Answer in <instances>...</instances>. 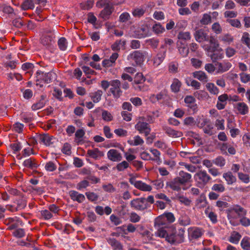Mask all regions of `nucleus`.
I'll return each mask as SVG.
<instances>
[{"mask_svg":"<svg viewBox=\"0 0 250 250\" xmlns=\"http://www.w3.org/2000/svg\"><path fill=\"white\" fill-rule=\"evenodd\" d=\"M128 163L124 161L118 164H117L116 166V168L117 170L119 171H123L125 169L127 168L128 167Z\"/></svg>","mask_w":250,"mask_h":250,"instance_id":"e2e57ef3","label":"nucleus"},{"mask_svg":"<svg viewBox=\"0 0 250 250\" xmlns=\"http://www.w3.org/2000/svg\"><path fill=\"white\" fill-rule=\"evenodd\" d=\"M241 237V235L238 232L234 231L231 234L229 238V241L233 243L237 244Z\"/></svg>","mask_w":250,"mask_h":250,"instance_id":"37998d69","label":"nucleus"},{"mask_svg":"<svg viewBox=\"0 0 250 250\" xmlns=\"http://www.w3.org/2000/svg\"><path fill=\"white\" fill-rule=\"evenodd\" d=\"M153 31L157 34H159L160 33H162L165 31V29L164 27L162 26L160 23H155L152 26Z\"/></svg>","mask_w":250,"mask_h":250,"instance_id":"79ce46f5","label":"nucleus"},{"mask_svg":"<svg viewBox=\"0 0 250 250\" xmlns=\"http://www.w3.org/2000/svg\"><path fill=\"white\" fill-rule=\"evenodd\" d=\"M194 36L195 40L199 42H202L204 41H208L209 39V37L207 34L202 29L196 30L194 34Z\"/></svg>","mask_w":250,"mask_h":250,"instance_id":"2eb2a0df","label":"nucleus"},{"mask_svg":"<svg viewBox=\"0 0 250 250\" xmlns=\"http://www.w3.org/2000/svg\"><path fill=\"white\" fill-rule=\"evenodd\" d=\"M89 186V182L87 180H84L78 183L77 185V188L78 190H81Z\"/></svg>","mask_w":250,"mask_h":250,"instance_id":"6e6d98bb","label":"nucleus"},{"mask_svg":"<svg viewBox=\"0 0 250 250\" xmlns=\"http://www.w3.org/2000/svg\"><path fill=\"white\" fill-rule=\"evenodd\" d=\"M94 4V1L88 0L85 2H82L80 3V7L83 10H89L91 9Z\"/></svg>","mask_w":250,"mask_h":250,"instance_id":"ea45409f","label":"nucleus"},{"mask_svg":"<svg viewBox=\"0 0 250 250\" xmlns=\"http://www.w3.org/2000/svg\"><path fill=\"white\" fill-rule=\"evenodd\" d=\"M13 234L14 236L17 238H22L25 235V232L23 229H16Z\"/></svg>","mask_w":250,"mask_h":250,"instance_id":"680f3d73","label":"nucleus"},{"mask_svg":"<svg viewBox=\"0 0 250 250\" xmlns=\"http://www.w3.org/2000/svg\"><path fill=\"white\" fill-rule=\"evenodd\" d=\"M85 195L87 199L92 202L96 201L99 198V196L93 192H87Z\"/></svg>","mask_w":250,"mask_h":250,"instance_id":"3c124183","label":"nucleus"},{"mask_svg":"<svg viewBox=\"0 0 250 250\" xmlns=\"http://www.w3.org/2000/svg\"><path fill=\"white\" fill-rule=\"evenodd\" d=\"M223 177L227 181V184L229 185H232L236 181V177L233 175L231 172L224 173L223 175Z\"/></svg>","mask_w":250,"mask_h":250,"instance_id":"a878e982","label":"nucleus"},{"mask_svg":"<svg viewBox=\"0 0 250 250\" xmlns=\"http://www.w3.org/2000/svg\"><path fill=\"white\" fill-rule=\"evenodd\" d=\"M146 81L145 78L142 73H137L133 83V86L137 91H145L147 90V87L144 85H139Z\"/></svg>","mask_w":250,"mask_h":250,"instance_id":"423d86ee","label":"nucleus"},{"mask_svg":"<svg viewBox=\"0 0 250 250\" xmlns=\"http://www.w3.org/2000/svg\"><path fill=\"white\" fill-rule=\"evenodd\" d=\"M225 187L222 184H215L211 187V189L216 192L222 193L225 190Z\"/></svg>","mask_w":250,"mask_h":250,"instance_id":"58836bf2","label":"nucleus"},{"mask_svg":"<svg viewBox=\"0 0 250 250\" xmlns=\"http://www.w3.org/2000/svg\"><path fill=\"white\" fill-rule=\"evenodd\" d=\"M139 33L138 35V38H144L148 35L149 30L147 26H142L138 30Z\"/></svg>","mask_w":250,"mask_h":250,"instance_id":"72a5a7b5","label":"nucleus"},{"mask_svg":"<svg viewBox=\"0 0 250 250\" xmlns=\"http://www.w3.org/2000/svg\"><path fill=\"white\" fill-rule=\"evenodd\" d=\"M12 24L17 28H21L24 25V22L22 19L20 18H15L12 21Z\"/></svg>","mask_w":250,"mask_h":250,"instance_id":"603ef678","label":"nucleus"},{"mask_svg":"<svg viewBox=\"0 0 250 250\" xmlns=\"http://www.w3.org/2000/svg\"><path fill=\"white\" fill-rule=\"evenodd\" d=\"M110 88L109 91L115 99L119 98L122 95L123 91L121 89V82L119 80L110 81Z\"/></svg>","mask_w":250,"mask_h":250,"instance_id":"20e7f679","label":"nucleus"},{"mask_svg":"<svg viewBox=\"0 0 250 250\" xmlns=\"http://www.w3.org/2000/svg\"><path fill=\"white\" fill-rule=\"evenodd\" d=\"M182 85L181 82L178 79H174L171 85V89L172 92L177 93L180 91Z\"/></svg>","mask_w":250,"mask_h":250,"instance_id":"c85d7f7f","label":"nucleus"},{"mask_svg":"<svg viewBox=\"0 0 250 250\" xmlns=\"http://www.w3.org/2000/svg\"><path fill=\"white\" fill-rule=\"evenodd\" d=\"M236 107L241 115H245L248 112L249 107L244 103H238L236 104Z\"/></svg>","mask_w":250,"mask_h":250,"instance_id":"7c9ffc66","label":"nucleus"},{"mask_svg":"<svg viewBox=\"0 0 250 250\" xmlns=\"http://www.w3.org/2000/svg\"><path fill=\"white\" fill-rule=\"evenodd\" d=\"M86 155L95 160H99L104 156V153L101 151L98 148H95L93 149L88 150Z\"/></svg>","mask_w":250,"mask_h":250,"instance_id":"ddd939ff","label":"nucleus"},{"mask_svg":"<svg viewBox=\"0 0 250 250\" xmlns=\"http://www.w3.org/2000/svg\"><path fill=\"white\" fill-rule=\"evenodd\" d=\"M69 195L71 199L74 201H77L79 203L83 202L85 199V196L83 194L79 193L75 190H71L69 192Z\"/></svg>","mask_w":250,"mask_h":250,"instance_id":"dca6fc26","label":"nucleus"},{"mask_svg":"<svg viewBox=\"0 0 250 250\" xmlns=\"http://www.w3.org/2000/svg\"><path fill=\"white\" fill-rule=\"evenodd\" d=\"M55 37L52 35H45L41 39V43L44 46H50L54 42Z\"/></svg>","mask_w":250,"mask_h":250,"instance_id":"aec40b11","label":"nucleus"},{"mask_svg":"<svg viewBox=\"0 0 250 250\" xmlns=\"http://www.w3.org/2000/svg\"><path fill=\"white\" fill-rule=\"evenodd\" d=\"M102 118L105 121H111L113 119L111 114L106 110H103L102 114Z\"/></svg>","mask_w":250,"mask_h":250,"instance_id":"864d4df0","label":"nucleus"},{"mask_svg":"<svg viewBox=\"0 0 250 250\" xmlns=\"http://www.w3.org/2000/svg\"><path fill=\"white\" fill-rule=\"evenodd\" d=\"M213 162L216 165H217L219 167H223L225 165L226 160L223 157L219 156V157H217L216 159H215L213 161Z\"/></svg>","mask_w":250,"mask_h":250,"instance_id":"a18cd8bd","label":"nucleus"},{"mask_svg":"<svg viewBox=\"0 0 250 250\" xmlns=\"http://www.w3.org/2000/svg\"><path fill=\"white\" fill-rule=\"evenodd\" d=\"M166 51L160 52L157 56L154 59V64L158 66L160 65L166 57Z\"/></svg>","mask_w":250,"mask_h":250,"instance_id":"2f4dec72","label":"nucleus"},{"mask_svg":"<svg viewBox=\"0 0 250 250\" xmlns=\"http://www.w3.org/2000/svg\"><path fill=\"white\" fill-rule=\"evenodd\" d=\"M163 130L165 131L169 136L172 137H180L182 136V132L176 131L168 126H164Z\"/></svg>","mask_w":250,"mask_h":250,"instance_id":"4be33fe9","label":"nucleus"},{"mask_svg":"<svg viewBox=\"0 0 250 250\" xmlns=\"http://www.w3.org/2000/svg\"><path fill=\"white\" fill-rule=\"evenodd\" d=\"M211 18L210 15L205 14L202 19L200 20V23L203 25H207L211 22Z\"/></svg>","mask_w":250,"mask_h":250,"instance_id":"13d9d810","label":"nucleus"},{"mask_svg":"<svg viewBox=\"0 0 250 250\" xmlns=\"http://www.w3.org/2000/svg\"><path fill=\"white\" fill-rule=\"evenodd\" d=\"M185 230L180 229L177 231L169 234L167 241L171 244H180L184 242Z\"/></svg>","mask_w":250,"mask_h":250,"instance_id":"f03ea898","label":"nucleus"},{"mask_svg":"<svg viewBox=\"0 0 250 250\" xmlns=\"http://www.w3.org/2000/svg\"><path fill=\"white\" fill-rule=\"evenodd\" d=\"M113 11V7L112 4L107 5L101 11L100 17L104 20H106L108 19L109 16L112 14Z\"/></svg>","mask_w":250,"mask_h":250,"instance_id":"a211bd4d","label":"nucleus"},{"mask_svg":"<svg viewBox=\"0 0 250 250\" xmlns=\"http://www.w3.org/2000/svg\"><path fill=\"white\" fill-rule=\"evenodd\" d=\"M177 178L179 180L180 183L183 185L190 182L191 175L184 170H181L179 173V176Z\"/></svg>","mask_w":250,"mask_h":250,"instance_id":"4468645a","label":"nucleus"},{"mask_svg":"<svg viewBox=\"0 0 250 250\" xmlns=\"http://www.w3.org/2000/svg\"><path fill=\"white\" fill-rule=\"evenodd\" d=\"M235 212L239 216H244L247 213V211L243 208L238 205H235L226 210L229 219L232 218V212Z\"/></svg>","mask_w":250,"mask_h":250,"instance_id":"0eeeda50","label":"nucleus"},{"mask_svg":"<svg viewBox=\"0 0 250 250\" xmlns=\"http://www.w3.org/2000/svg\"><path fill=\"white\" fill-rule=\"evenodd\" d=\"M45 96L44 95H42L41 96L40 100L36 103L32 105V109L33 110H37L42 108L45 105Z\"/></svg>","mask_w":250,"mask_h":250,"instance_id":"bb28decb","label":"nucleus"},{"mask_svg":"<svg viewBox=\"0 0 250 250\" xmlns=\"http://www.w3.org/2000/svg\"><path fill=\"white\" fill-rule=\"evenodd\" d=\"M107 242L113 248V250H122L123 246L118 240L113 238H108L106 239Z\"/></svg>","mask_w":250,"mask_h":250,"instance_id":"412c9836","label":"nucleus"},{"mask_svg":"<svg viewBox=\"0 0 250 250\" xmlns=\"http://www.w3.org/2000/svg\"><path fill=\"white\" fill-rule=\"evenodd\" d=\"M23 165L25 167L31 169L36 168L38 166V164L35 162V160L32 158L25 160L23 163Z\"/></svg>","mask_w":250,"mask_h":250,"instance_id":"c756f323","label":"nucleus"},{"mask_svg":"<svg viewBox=\"0 0 250 250\" xmlns=\"http://www.w3.org/2000/svg\"><path fill=\"white\" fill-rule=\"evenodd\" d=\"M179 53L183 57H187L189 52V49L186 46H181L178 47Z\"/></svg>","mask_w":250,"mask_h":250,"instance_id":"774afa93","label":"nucleus"},{"mask_svg":"<svg viewBox=\"0 0 250 250\" xmlns=\"http://www.w3.org/2000/svg\"><path fill=\"white\" fill-rule=\"evenodd\" d=\"M141 47V42L139 40H132L130 43V47L132 49H137Z\"/></svg>","mask_w":250,"mask_h":250,"instance_id":"bf43d9fd","label":"nucleus"},{"mask_svg":"<svg viewBox=\"0 0 250 250\" xmlns=\"http://www.w3.org/2000/svg\"><path fill=\"white\" fill-rule=\"evenodd\" d=\"M249 238L247 237H244L241 241V246L245 250H250V242Z\"/></svg>","mask_w":250,"mask_h":250,"instance_id":"c03bdc74","label":"nucleus"},{"mask_svg":"<svg viewBox=\"0 0 250 250\" xmlns=\"http://www.w3.org/2000/svg\"><path fill=\"white\" fill-rule=\"evenodd\" d=\"M55 77L56 74L54 72L44 73L41 70H38L36 72V82L41 81L48 83L52 79H55Z\"/></svg>","mask_w":250,"mask_h":250,"instance_id":"39448f33","label":"nucleus"},{"mask_svg":"<svg viewBox=\"0 0 250 250\" xmlns=\"http://www.w3.org/2000/svg\"><path fill=\"white\" fill-rule=\"evenodd\" d=\"M216 206L219 208V210L222 211L224 208L229 207V204L227 202L218 200L216 202Z\"/></svg>","mask_w":250,"mask_h":250,"instance_id":"5fc2aeb1","label":"nucleus"},{"mask_svg":"<svg viewBox=\"0 0 250 250\" xmlns=\"http://www.w3.org/2000/svg\"><path fill=\"white\" fill-rule=\"evenodd\" d=\"M21 7L23 10L33 9L34 8L33 0H24L21 5Z\"/></svg>","mask_w":250,"mask_h":250,"instance_id":"473e14b6","label":"nucleus"},{"mask_svg":"<svg viewBox=\"0 0 250 250\" xmlns=\"http://www.w3.org/2000/svg\"><path fill=\"white\" fill-rule=\"evenodd\" d=\"M147 54L145 51H134L127 56V60L134 61L137 65H141L144 61L145 57Z\"/></svg>","mask_w":250,"mask_h":250,"instance_id":"7ed1b4c3","label":"nucleus"},{"mask_svg":"<svg viewBox=\"0 0 250 250\" xmlns=\"http://www.w3.org/2000/svg\"><path fill=\"white\" fill-rule=\"evenodd\" d=\"M242 41L249 47H250V35L247 32L243 33Z\"/></svg>","mask_w":250,"mask_h":250,"instance_id":"69168bd1","label":"nucleus"},{"mask_svg":"<svg viewBox=\"0 0 250 250\" xmlns=\"http://www.w3.org/2000/svg\"><path fill=\"white\" fill-rule=\"evenodd\" d=\"M202 233L201 229L199 228L195 229L191 233L190 236L192 239H197L201 237Z\"/></svg>","mask_w":250,"mask_h":250,"instance_id":"de8ad7c7","label":"nucleus"},{"mask_svg":"<svg viewBox=\"0 0 250 250\" xmlns=\"http://www.w3.org/2000/svg\"><path fill=\"white\" fill-rule=\"evenodd\" d=\"M136 188L144 191H150L152 189V188L150 186L143 183L141 181H139V183L137 184Z\"/></svg>","mask_w":250,"mask_h":250,"instance_id":"f704fd0d","label":"nucleus"},{"mask_svg":"<svg viewBox=\"0 0 250 250\" xmlns=\"http://www.w3.org/2000/svg\"><path fill=\"white\" fill-rule=\"evenodd\" d=\"M67 43L66 39L64 37L61 38L58 42L59 48L62 51L65 50L67 48Z\"/></svg>","mask_w":250,"mask_h":250,"instance_id":"a19ab883","label":"nucleus"},{"mask_svg":"<svg viewBox=\"0 0 250 250\" xmlns=\"http://www.w3.org/2000/svg\"><path fill=\"white\" fill-rule=\"evenodd\" d=\"M53 139V136H49L48 134H44L39 137V140L46 146H50L53 144L52 141Z\"/></svg>","mask_w":250,"mask_h":250,"instance_id":"cd10ccee","label":"nucleus"},{"mask_svg":"<svg viewBox=\"0 0 250 250\" xmlns=\"http://www.w3.org/2000/svg\"><path fill=\"white\" fill-rule=\"evenodd\" d=\"M135 128L139 131L140 133H144L146 136H147L151 131V128L148 124L141 120L138 122Z\"/></svg>","mask_w":250,"mask_h":250,"instance_id":"6e6552de","label":"nucleus"},{"mask_svg":"<svg viewBox=\"0 0 250 250\" xmlns=\"http://www.w3.org/2000/svg\"><path fill=\"white\" fill-rule=\"evenodd\" d=\"M194 178L198 187L203 188L209 183L211 177L207 173L206 171L201 170L197 172Z\"/></svg>","mask_w":250,"mask_h":250,"instance_id":"f257e3e1","label":"nucleus"},{"mask_svg":"<svg viewBox=\"0 0 250 250\" xmlns=\"http://www.w3.org/2000/svg\"><path fill=\"white\" fill-rule=\"evenodd\" d=\"M166 185L167 187H169L172 190L179 191L181 190V185H182L180 183L178 178L176 177L170 181L167 182Z\"/></svg>","mask_w":250,"mask_h":250,"instance_id":"f3484780","label":"nucleus"},{"mask_svg":"<svg viewBox=\"0 0 250 250\" xmlns=\"http://www.w3.org/2000/svg\"><path fill=\"white\" fill-rule=\"evenodd\" d=\"M192 75L194 78L203 82L206 83L208 81V76L204 72L201 71H195L192 73Z\"/></svg>","mask_w":250,"mask_h":250,"instance_id":"b1692460","label":"nucleus"},{"mask_svg":"<svg viewBox=\"0 0 250 250\" xmlns=\"http://www.w3.org/2000/svg\"><path fill=\"white\" fill-rule=\"evenodd\" d=\"M178 39L184 41H189L191 39L190 33L189 32H180L177 36Z\"/></svg>","mask_w":250,"mask_h":250,"instance_id":"4c0bfd02","label":"nucleus"},{"mask_svg":"<svg viewBox=\"0 0 250 250\" xmlns=\"http://www.w3.org/2000/svg\"><path fill=\"white\" fill-rule=\"evenodd\" d=\"M208 52L211 53L210 54H208V56L210 58L212 62L214 63L215 65L216 63L219 62V61L223 59L224 57L223 50L221 48L214 51Z\"/></svg>","mask_w":250,"mask_h":250,"instance_id":"1a4fd4ad","label":"nucleus"},{"mask_svg":"<svg viewBox=\"0 0 250 250\" xmlns=\"http://www.w3.org/2000/svg\"><path fill=\"white\" fill-rule=\"evenodd\" d=\"M103 93V92L101 90H98L97 91L90 93L89 96L93 102L97 103L101 100Z\"/></svg>","mask_w":250,"mask_h":250,"instance_id":"393cba45","label":"nucleus"},{"mask_svg":"<svg viewBox=\"0 0 250 250\" xmlns=\"http://www.w3.org/2000/svg\"><path fill=\"white\" fill-rule=\"evenodd\" d=\"M57 168L56 165L52 162H47L45 166V169L48 171H53Z\"/></svg>","mask_w":250,"mask_h":250,"instance_id":"4d7b16f0","label":"nucleus"},{"mask_svg":"<svg viewBox=\"0 0 250 250\" xmlns=\"http://www.w3.org/2000/svg\"><path fill=\"white\" fill-rule=\"evenodd\" d=\"M128 143L131 146H138L141 145L144 143V140L138 135L134 137V139L132 140H128Z\"/></svg>","mask_w":250,"mask_h":250,"instance_id":"c9c22d12","label":"nucleus"},{"mask_svg":"<svg viewBox=\"0 0 250 250\" xmlns=\"http://www.w3.org/2000/svg\"><path fill=\"white\" fill-rule=\"evenodd\" d=\"M177 199L182 203L184 204L186 206H188L191 203V201L188 198L184 196L178 195L177 196Z\"/></svg>","mask_w":250,"mask_h":250,"instance_id":"338daca9","label":"nucleus"},{"mask_svg":"<svg viewBox=\"0 0 250 250\" xmlns=\"http://www.w3.org/2000/svg\"><path fill=\"white\" fill-rule=\"evenodd\" d=\"M206 87L209 92L212 94L216 95L219 93V89L213 83H207Z\"/></svg>","mask_w":250,"mask_h":250,"instance_id":"e433bc0d","label":"nucleus"},{"mask_svg":"<svg viewBox=\"0 0 250 250\" xmlns=\"http://www.w3.org/2000/svg\"><path fill=\"white\" fill-rule=\"evenodd\" d=\"M227 22L233 27L239 28L241 27L240 21L238 19H228Z\"/></svg>","mask_w":250,"mask_h":250,"instance_id":"8fccbe9b","label":"nucleus"},{"mask_svg":"<svg viewBox=\"0 0 250 250\" xmlns=\"http://www.w3.org/2000/svg\"><path fill=\"white\" fill-rule=\"evenodd\" d=\"M107 158L113 162H119L122 160V154L116 149H111L107 153Z\"/></svg>","mask_w":250,"mask_h":250,"instance_id":"9b49d317","label":"nucleus"},{"mask_svg":"<svg viewBox=\"0 0 250 250\" xmlns=\"http://www.w3.org/2000/svg\"><path fill=\"white\" fill-rule=\"evenodd\" d=\"M178 63L176 62H172L169 63L168 70L170 73H176L178 72Z\"/></svg>","mask_w":250,"mask_h":250,"instance_id":"49530a36","label":"nucleus"},{"mask_svg":"<svg viewBox=\"0 0 250 250\" xmlns=\"http://www.w3.org/2000/svg\"><path fill=\"white\" fill-rule=\"evenodd\" d=\"M146 42L152 48H156L158 45L159 40L155 39H150L146 41Z\"/></svg>","mask_w":250,"mask_h":250,"instance_id":"052dcab7","label":"nucleus"},{"mask_svg":"<svg viewBox=\"0 0 250 250\" xmlns=\"http://www.w3.org/2000/svg\"><path fill=\"white\" fill-rule=\"evenodd\" d=\"M145 12V10L141 8H137L134 9L132 13L134 17L140 18L142 16Z\"/></svg>","mask_w":250,"mask_h":250,"instance_id":"09e8293b","label":"nucleus"},{"mask_svg":"<svg viewBox=\"0 0 250 250\" xmlns=\"http://www.w3.org/2000/svg\"><path fill=\"white\" fill-rule=\"evenodd\" d=\"M146 200L144 197L133 199L130 202V206L137 210H143L147 208V205L145 203Z\"/></svg>","mask_w":250,"mask_h":250,"instance_id":"9d476101","label":"nucleus"},{"mask_svg":"<svg viewBox=\"0 0 250 250\" xmlns=\"http://www.w3.org/2000/svg\"><path fill=\"white\" fill-rule=\"evenodd\" d=\"M126 44V41L120 40L116 41L111 46V48L114 51L120 50L122 48L123 49H125Z\"/></svg>","mask_w":250,"mask_h":250,"instance_id":"5701e85b","label":"nucleus"},{"mask_svg":"<svg viewBox=\"0 0 250 250\" xmlns=\"http://www.w3.org/2000/svg\"><path fill=\"white\" fill-rule=\"evenodd\" d=\"M107 5H111L109 0H99L96 4V6L98 8L105 7Z\"/></svg>","mask_w":250,"mask_h":250,"instance_id":"0e129e2a","label":"nucleus"},{"mask_svg":"<svg viewBox=\"0 0 250 250\" xmlns=\"http://www.w3.org/2000/svg\"><path fill=\"white\" fill-rule=\"evenodd\" d=\"M216 66L218 73H222L228 71L232 66L231 63L228 61L219 62L215 65Z\"/></svg>","mask_w":250,"mask_h":250,"instance_id":"f8f14e48","label":"nucleus"},{"mask_svg":"<svg viewBox=\"0 0 250 250\" xmlns=\"http://www.w3.org/2000/svg\"><path fill=\"white\" fill-rule=\"evenodd\" d=\"M211 44L210 46H208L206 50L207 51H214L215 50H217L220 49L219 44L217 40H216L215 38L212 36L209 37V39L208 40Z\"/></svg>","mask_w":250,"mask_h":250,"instance_id":"6ab92c4d","label":"nucleus"}]
</instances>
